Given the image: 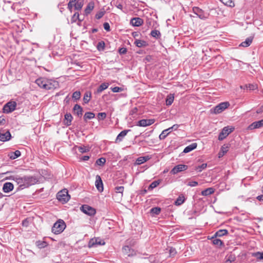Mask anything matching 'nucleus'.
Segmentation results:
<instances>
[{
    "label": "nucleus",
    "instance_id": "603ef678",
    "mask_svg": "<svg viewBox=\"0 0 263 263\" xmlns=\"http://www.w3.org/2000/svg\"><path fill=\"white\" fill-rule=\"evenodd\" d=\"M253 256L256 257L257 259L263 260V252H257L253 253Z\"/></svg>",
    "mask_w": 263,
    "mask_h": 263
},
{
    "label": "nucleus",
    "instance_id": "5701e85b",
    "mask_svg": "<svg viewBox=\"0 0 263 263\" xmlns=\"http://www.w3.org/2000/svg\"><path fill=\"white\" fill-rule=\"evenodd\" d=\"M95 4L93 2H89L84 10V14L88 15L94 8Z\"/></svg>",
    "mask_w": 263,
    "mask_h": 263
},
{
    "label": "nucleus",
    "instance_id": "ddd939ff",
    "mask_svg": "<svg viewBox=\"0 0 263 263\" xmlns=\"http://www.w3.org/2000/svg\"><path fill=\"white\" fill-rule=\"evenodd\" d=\"M11 137V135L9 130H0V141L3 142L9 141Z\"/></svg>",
    "mask_w": 263,
    "mask_h": 263
},
{
    "label": "nucleus",
    "instance_id": "c756f323",
    "mask_svg": "<svg viewBox=\"0 0 263 263\" xmlns=\"http://www.w3.org/2000/svg\"><path fill=\"white\" fill-rule=\"evenodd\" d=\"M84 0H77L74 4V9L81 10L84 5Z\"/></svg>",
    "mask_w": 263,
    "mask_h": 263
},
{
    "label": "nucleus",
    "instance_id": "e433bc0d",
    "mask_svg": "<svg viewBox=\"0 0 263 263\" xmlns=\"http://www.w3.org/2000/svg\"><path fill=\"white\" fill-rule=\"evenodd\" d=\"M150 35L156 39H159L161 36L160 32L156 29L152 30Z\"/></svg>",
    "mask_w": 263,
    "mask_h": 263
},
{
    "label": "nucleus",
    "instance_id": "dca6fc26",
    "mask_svg": "<svg viewBox=\"0 0 263 263\" xmlns=\"http://www.w3.org/2000/svg\"><path fill=\"white\" fill-rule=\"evenodd\" d=\"M95 185L99 192L103 191V183L101 177L97 175L96 177Z\"/></svg>",
    "mask_w": 263,
    "mask_h": 263
},
{
    "label": "nucleus",
    "instance_id": "7c9ffc66",
    "mask_svg": "<svg viewBox=\"0 0 263 263\" xmlns=\"http://www.w3.org/2000/svg\"><path fill=\"white\" fill-rule=\"evenodd\" d=\"M215 190L213 187H209L202 191L201 193V195L207 196L214 193Z\"/></svg>",
    "mask_w": 263,
    "mask_h": 263
},
{
    "label": "nucleus",
    "instance_id": "79ce46f5",
    "mask_svg": "<svg viewBox=\"0 0 263 263\" xmlns=\"http://www.w3.org/2000/svg\"><path fill=\"white\" fill-rule=\"evenodd\" d=\"M224 5L230 7H234V3L232 0H220Z\"/></svg>",
    "mask_w": 263,
    "mask_h": 263
},
{
    "label": "nucleus",
    "instance_id": "cd10ccee",
    "mask_svg": "<svg viewBox=\"0 0 263 263\" xmlns=\"http://www.w3.org/2000/svg\"><path fill=\"white\" fill-rule=\"evenodd\" d=\"M197 146V144L196 143H193L185 147V148L184 149L183 152L184 153H189V152H191L192 151L196 149Z\"/></svg>",
    "mask_w": 263,
    "mask_h": 263
},
{
    "label": "nucleus",
    "instance_id": "c9c22d12",
    "mask_svg": "<svg viewBox=\"0 0 263 263\" xmlns=\"http://www.w3.org/2000/svg\"><path fill=\"white\" fill-rule=\"evenodd\" d=\"M161 209L158 206L153 208L150 210V213L153 216H155L160 214Z\"/></svg>",
    "mask_w": 263,
    "mask_h": 263
},
{
    "label": "nucleus",
    "instance_id": "09e8293b",
    "mask_svg": "<svg viewBox=\"0 0 263 263\" xmlns=\"http://www.w3.org/2000/svg\"><path fill=\"white\" fill-rule=\"evenodd\" d=\"M106 162V159L104 157H101L99 159H98L96 162V164L102 166H103Z\"/></svg>",
    "mask_w": 263,
    "mask_h": 263
},
{
    "label": "nucleus",
    "instance_id": "5fc2aeb1",
    "mask_svg": "<svg viewBox=\"0 0 263 263\" xmlns=\"http://www.w3.org/2000/svg\"><path fill=\"white\" fill-rule=\"evenodd\" d=\"M97 117L98 121L103 120L106 118V114L104 112H99Z\"/></svg>",
    "mask_w": 263,
    "mask_h": 263
},
{
    "label": "nucleus",
    "instance_id": "9b49d317",
    "mask_svg": "<svg viewBox=\"0 0 263 263\" xmlns=\"http://www.w3.org/2000/svg\"><path fill=\"white\" fill-rule=\"evenodd\" d=\"M104 244L105 242L103 240H101L99 238H94L89 240L88 246L89 248H92L98 245H104Z\"/></svg>",
    "mask_w": 263,
    "mask_h": 263
},
{
    "label": "nucleus",
    "instance_id": "f03ea898",
    "mask_svg": "<svg viewBox=\"0 0 263 263\" xmlns=\"http://www.w3.org/2000/svg\"><path fill=\"white\" fill-rule=\"evenodd\" d=\"M66 227V226L64 220L59 219L54 223L52 227V232L55 234H59L64 230Z\"/></svg>",
    "mask_w": 263,
    "mask_h": 263
},
{
    "label": "nucleus",
    "instance_id": "13d9d810",
    "mask_svg": "<svg viewBox=\"0 0 263 263\" xmlns=\"http://www.w3.org/2000/svg\"><path fill=\"white\" fill-rule=\"evenodd\" d=\"M245 87L247 89H249V90H254L256 89L257 87L256 84H249L248 85H245Z\"/></svg>",
    "mask_w": 263,
    "mask_h": 263
},
{
    "label": "nucleus",
    "instance_id": "49530a36",
    "mask_svg": "<svg viewBox=\"0 0 263 263\" xmlns=\"http://www.w3.org/2000/svg\"><path fill=\"white\" fill-rule=\"evenodd\" d=\"M81 92L80 91H76L72 93V98L75 101H77L80 99Z\"/></svg>",
    "mask_w": 263,
    "mask_h": 263
},
{
    "label": "nucleus",
    "instance_id": "0e129e2a",
    "mask_svg": "<svg viewBox=\"0 0 263 263\" xmlns=\"http://www.w3.org/2000/svg\"><path fill=\"white\" fill-rule=\"evenodd\" d=\"M118 52L120 54H124L127 52L126 48L122 47L119 49Z\"/></svg>",
    "mask_w": 263,
    "mask_h": 263
},
{
    "label": "nucleus",
    "instance_id": "20e7f679",
    "mask_svg": "<svg viewBox=\"0 0 263 263\" xmlns=\"http://www.w3.org/2000/svg\"><path fill=\"white\" fill-rule=\"evenodd\" d=\"M235 129L233 126H225L224 127L221 132L219 133L218 136V140L220 141L223 140L225 139L230 134L233 132Z\"/></svg>",
    "mask_w": 263,
    "mask_h": 263
},
{
    "label": "nucleus",
    "instance_id": "39448f33",
    "mask_svg": "<svg viewBox=\"0 0 263 263\" xmlns=\"http://www.w3.org/2000/svg\"><path fill=\"white\" fill-rule=\"evenodd\" d=\"M229 106L230 103L228 102L220 103L213 108V112L215 114H220Z\"/></svg>",
    "mask_w": 263,
    "mask_h": 263
},
{
    "label": "nucleus",
    "instance_id": "f704fd0d",
    "mask_svg": "<svg viewBox=\"0 0 263 263\" xmlns=\"http://www.w3.org/2000/svg\"><path fill=\"white\" fill-rule=\"evenodd\" d=\"M108 86H109V84L108 83H102L98 88L96 93H101L102 91L107 89L108 88Z\"/></svg>",
    "mask_w": 263,
    "mask_h": 263
},
{
    "label": "nucleus",
    "instance_id": "f257e3e1",
    "mask_svg": "<svg viewBox=\"0 0 263 263\" xmlns=\"http://www.w3.org/2000/svg\"><path fill=\"white\" fill-rule=\"evenodd\" d=\"M10 179L15 181L17 184L20 185L17 191L28 187L38 182V180L35 177L31 176H24V177H20L18 175L12 176L10 177Z\"/></svg>",
    "mask_w": 263,
    "mask_h": 263
},
{
    "label": "nucleus",
    "instance_id": "423d86ee",
    "mask_svg": "<svg viewBox=\"0 0 263 263\" xmlns=\"http://www.w3.org/2000/svg\"><path fill=\"white\" fill-rule=\"evenodd\" d=\"M122 252L128 257H133L136 255V251L134 249L128 246L124 245L122 248Z\"/></svg>",
    "mask_w": 263,
    "mask_h": 263
},
{
    "label": "nucleus",
    "instance_id": "c85d7f7f",
    "mask_svg": "<svg viewBox=\"0 0 263 263\" xmlns=\"http://www.w3.org/2000/svg\"><path fill=\"white\" fill-rule=\"evenodd\" d=\"M253 36H250L249 37H247L245 41L244 42H242L240 44V46H242V47H248L252 43V41H253Z\"/></svg>",
    "mask_w": 263,
    "mask_h": 263
},
{
    "label": "nucleus",
    "instance_id": "473e14b6",
    "mask_svg": "<svg viewBox=\"0 0 263 263\" xmlns=\"http://www.w3.org/2000/svg\"><path fill=\"white\" fill-rule=\"evenodd\" d=\"M95 117V114L92 112H86L83 117L84 120L85 122H87L88 120L93 119Z\"/></svg>",
    "mask_w": 263,
    "mask_h": 263
},
{
    "label": "nucleus",
    "instance_id": "774afa93",
    "mask_svg": "<svg viewBox=\"0 0 263 263\" xmlns=\"http://www.w3.org/2000/svg\"><path fill=\"white\" fill-rule=\"evenodd\" d=\"M70 99L71 98L68 96H66V97L64 99V102L66 103V104H68L70 101Z\"/></svg>",
    "mask_w": 263,
    "mask_h": 263
},
{
    "label": "nucleus",
    "instance_id": "72a5a7b5",
    "mask_svg": "<svg viewBox=\"0 0 263 263\" xmlns=\"http://www.w3.org/2000/svg\"><path fill=\"white\" fill-rule=\"evenodd\" d=\"M91 97V93L90 91H87L85 92L84 97H83V101L84 104H87Z\"/></svg>",
    "mask_w": 263,
    "mask_h": 263
},
{
    "label": "nucleus",
    "instance_id": "4be33fe9",
    "mask_svg": "<svg viewBox=\"0 0 263 263\" xmlns=\"http://www.w3.org/2000/svg\"><path fill=\"white\" fill-rule=\"evenodd\" d=\"M263 126V119L254 122L249 127L251 129L259 128Z\"/></svg>",
    "mask_w": 263,
    "mask_h": 263
},
{
    "label": "nucleus",
    "instance_id": "e2e57ef3",
    "mask_svg": "<svg viewBox=\"0 0 263 263\" xmlns=\"http://www.w3.org/2000/svg\"><path fill=\"white\" fill-rule=\"evenodd\" d=\"M103 27H104V29L106 31L109 32L110 31V25L108 23H107V22L104 23L103 24Z\"/></svg>",
    "mask_w": 263,
    "mask_h": 263
},
{
    "label": "nucleus",
    "instance_id": "a18cd8bd",
    "mask_svg": "<svg viewBox=\"0 0 263 263\" xmlns=\"http://www.w3.org/2000/svg\"><path fill=\"white\" fill-rule=\"evenodd\" d=\"M105 43L103 41L99 42L97 45V48L99 51H104L105 49Z\"/></svg>",
    "mask_w": 263,
    "mask_h": 263
},
{
    "label": "nucleus",
    "instance_id": "052dcab7",
    "mask_svg": "<svg viewBox=\"0 0 263 263\" xmlns=\"http://www.w3.org/2000/svg\"><path fill=\"white\" fill-rule=\"evenodd\" d=\"M111 90L114 92H120V91H122L123 88H122L121 87L116 86L113 88H111Z\"/></svg>",
    "mask_w": 263,
    "mask_h": 263
},
{
    "label": "nucleus",
    "instance_id": "864d4df0",
    "mask_svg": "<svg viewBox=\"0 0 263 263\" xmlns=\"http://www.w3.org/2000/svg\"><path fill=\"white\" fill-rule=\"evenodd\" d=\"M124 189V187L123 186H116L115 188V191L117 193H121V196H122Z\"/></svg>",
    "mask_w": 263,
    "mask_h": 263
},
{
    "label": "nucleus",
    "instance_id": "f8f14e48",
    "mask_svg": "<svg viewBox=\"0 0 263 263\" xmlns=\"http://www.w3.org/2000/svg\"><path fill=\"white\" fill-rule=\"evenodd\" d=\"M188 168V166L184 164H178L174 166L170 172V173L173 175L177 174L183 171L186 170Z\"/></svg>",
    "mask_w": 263,
    "mask_h": 263
},
{
    "label": "nucleus",
    "instance_id": "bf43d9fd",
    "mask_svg": "<svg viewBox=\"0 0 263 263\" xmlns=\"http://www.w3.org/2000/svg\"><path fill=\"white\" fill-rule=\"evenodd\" d=\"M169 252L171 256H174L177 254V251L175 248L171 247L169 250Z\"/></svg>",
    "mask_w": 263,
    "mask_h": 263
},
{
    "label": "nucleus",
    "instance_id": "7ed1b4c3",
    "mask_svg": "<svg viewBox=\"0 0 263 263\" xmlns=\"http://www.w3.org/2000/svg\"><path fill=\"white\" fill-rule=\"evenodd\" d=\"M57 198L59 201L63 203L68 202L70 198L66 189H63L59 192L57 195Z\"/></svg>",
    "mask_w": 263,
    "mask_h": 263
},
{
    "label": "nucleus",
    "instance_id": "3c124183",
    "mask_svg": "<svg viewBox=\"0 0 263 263\" xmlns=\"http://www.w3.org/2000/svg\"><path fill=\"white\" fill-rule=\"evenodd\" d=\"M207 166L206 163H203L201 165L196 166L195 170L198 172H201L202 170H204Z\"/></svg>",
    "mask_w": 263,
    "mask_h": 263
},
{
    "label": "nucleus",
    "instance_id": "6e6552de",
    "mask_svg": "<svg viewBox=\"0 0 263 263\" xmlns=\"http://www.w3.org/2000/svg\"><path fill=\"white\" fill-rule=\"evenodd\" d=\"M80 209L82 212L89 216H93L96 213L94 208L87 204L82 205Z\"/></svg>",
    "mask_w": 263,
    "mask_h": 263
},
{
    "label": "nucleus",
    "instance_id": "bb28decb",
    "mask_svg": "<svg viewBox=\"0 0 263 263\" xmlns=\"http://www.w3.org/2000/svg\"><path fill=\"white\" fill-rule=\"evenodd\" d=\"M21 155V152L18 150H16L15 152H12L9 153L8 155V156L9 157L10 159L13 160L20 157Z\"/></svg>",
    "mask_w": 263,
    "mask_h": 263
},
{
    "label": "nucleus",
    "instance_id": "f3484780",
    "mask_svg": "<svg viewBox=\"0 0 263 263\" xmlns=\"http://www.w3.org/2000/svg\"><path fill=\"white\" fill-rule=\"evenodd\" d=\"M72 120L73 117L72 116L71 114L70 113L67 112L64 116L63 123L66 126H69L71 124Z\"/></svg>",
    "mask_w": 263,
    "mask_h": 263
},
{
    "label": "nucleus",
    "instance_id": "a211bd4d",
    "mask_svg": "<svg viewBox=\"0 0 263 263\" xmlns=\"http://www.w3.org/2000/svg\"><path fill=\"white\" fill-rule=\"evenodd\" d=\"M130 23L134 26L139 27L143 24L144 22L140 17H133L131 19Z\"/></svg>",
    "mask_w": 263,
    "mask_h": 263
},
{
    "label": "nucleus",
    "instance_id": "4d7b16f0",
    "mask_svg": "<svg viewBox=\"0 0 263 263\" xmlns=\"http://www.w3.org/2000/svg\"><path fill=\"white\" fill-rule=\"evenodd\" d=\"M105 12L104 11H100L98 12L95 15V18L97 20L100 19L103 16V15L105 14Z\"/></svg>",
    "mask_w": 263,
    "mask_h": 263
},
{
    "label": "nucleus",
    "instance_id": "a19ab883",
    "mask_svg": "<svg viewBox=\"0 0 263 263\" xmlns=\"http://www.w3.org/2000/svg\"><path fill=\"white\" fill-rule=\"evenodd\" d=\"M83 19H81L80 18L79 13L78 12H76L72 16L71 18V23H73L76 22L77 20H78L79 22H82Z\"/></svg>",
    "mask_w": 263,
    "mask_h": 263
},
{
    "label": "nucleus",
    "instance_id": "1a4fd4ad",
    "mask_svg": "<svg viewBox=\"0 0 263 263\" xmlns=\"http://www.w3.org/2000/svg\"><path fill=\"white\" fill-rule=\"evenodd\" d=\"M193 11L201 19H206L209 15L208 13L205 12L203 10L198 7H194L193 8Z\"/></svg>",
    "mask_w": 263,
    "mask_h": 263
},
{
    "label": "nucleus",
    "instance_id": "b1692460",
    "mask_svg": "<svg viewBox=\"0 0 263 263\" xmlns=\"http://www.w3.org/2000/svg\"><path fill=\"white\" fill-rule=\"evenodd\" d=\"M134 44L136 46L139 48L145 47L148 45V44L146 41L138 39H136Z\"/></svg>",
    "mask_w": 263,
    "mask_h": 263
},
{
    "label": "nucleus",
    "instance_id": "338daca9",
    "mask_svg": "<svg viewBox=\"0 0 263 263\" xmlns=\"http://www.w3.org/2000/svg\"><path fill=\"white\" fill-rule=\"evenodd\" d=\"M6 123V120L4 118L0 117V124L4 125Z\"/></svg>",
    "mask_w": 263,
    "mask_h": 263
},
{
    "label": "nucleus",
    "instance_id": "aec40b11",
    "mask_svg": "<svg viewBox=\"0 0 263 263\" xmlns=\"http://www.w3.org/2000/svg\"><path fill=\"white\" fill-rule=\"evenodd\" d=\"M130 131V129H126L124 130L121 132L117 136L115 142H120L122 141L124 138V137L127 135V134Z\"/></svg>",
    "mask_w": 263,
    "mask_h": 263
},
{
    "label": "nucleus",
    "instance_id": "8fccbe9b",
    "mask_svg": "<svg viewBox=\"0 0 263 263\" xmlns=\"http://www.w3.org/2000/svg\"><path fill=\"white\" fill-rule=\"evenodd\" d=\"M211 239H212V242L215 245H218V246H222L223 245V242L222 240H221L219 239H217V237H214V238H211Z\"/></svg>",
    "mask_w": 263,
    "mask_h": 263
},
{
    "label": "nucleus",
    "instance_id": "4468645a",
    "mask_svg": "<svg viewBox=\"0 0 263 263\" xmlns=\"http://www.w3.org/2000/svg\"><path fill=\"white\" fill-rule=\"evenodd\" d=\"M155 121V119H142L138 122L137 125L141 127H146L151 125Z\"/></svg>",
    "mask_w": 263,
    "mask_h": 263
},
{
    "label": "nucleus",
    "instance_id": "37998d69",
    "mask_svg": "<svg viewBox=\"0 0 263 263\" xmlns=\"http://www.w3.org/2000/svg\"><path fill=\"white\" fill-rule=\"evenodd\" d=\"M185 201V198L183 196H179L176 200L175 201V204L176 205H181Z\"/></svg>",
    "mask_w": 263,
    "mask_h": 263
},
{
    "label": "nucleus",
    "instance_id": "6e6d98bb",
    "mask_svg": "<svg viewBox=\"0 0 263 263\" xmlns=\"http://www.w3.org/2000/svg\"><path fill=\"white\" fill-rule=\"evenodd\" d=\"M78 150L80 153H84L88 152L89 151V147H86L84 146H79L78 147Z\"/></svg>",
    "mask_w": 263,
    "mask_h": 263
},
{
    "label": "nucleus",
    "instance_id": "69168bd1",
    "mask_svg": "<svg viewBox=\"0 0 263 263\" xmlns=\"http://www.w3.org/2000/svg\"><path fill=\"white\" fill-rule=\"evenodd\" d=\"M73 7H74V4L68 3L67 4L68 9L71 12Z\"/></svg>",
    "mask_w": 263,
    "mask_h": 263
},
{
    "label": "nucleus",
    "instance_id": "680f3d73",
    "mask_svg": "<svg viewBox=\"0 0 263 263\" xmlns=\"http://www.w3.org/2000/svg\"><path fill=\"white\" fill-rule=\"evenodd\" d=\"M198 184V183L197 181H189L187 183V185L188 186H191V187H194V186H197V185Z\"/></svg>",
    "mask_w": 263,
    "mask_h": 263
},
{
    "label": "nucleus",
    "instance_id": "2f4dec72",
    "mask_svg": "<svg viewBox=\"0 0 263 263\" xmlns=\"http://www.w3.org/2000/svg\"><path fill=\"white\" fill-rule=\"evenodd\" d=\"M36 84L41 88H44L45 83H46V79L40 78L36 80Z\"/></svg>",
    "mask_w": 263,
    "mask_h": 263
},
{
    "label": "nucleus",
    "instance_id": "ea45409f",
    "mask_svg": "<svg viewBox=\"0 0 263 263\" xmlns=\"http://www.w3.org/2000/svg\"><path fill=\"white\" fill-rule=\"evenodd\" d=\"M54 84L50 82L49 80L46 79V83H45V85L44 86V88L46 90H50L53 89L55 88Z\"/></svg>",
    "mask_w": 263,
    "mask_h": 263
},
{
    "label": "nucleus",
    "instance_id": "4c0bfd02",
    "mask_svg": "<svg viewBox=\"0 0 263 263\" xmlns=\"http://www.w3.org/2000/svg\"><path fill=\"white\" fill-rule=\"evenodd\" d=\"M136 241L133 238L128 239L125 242V245L128 246V247H130L133 248L136 245Z\"/></svg>",
    "mask_w": 263,
    "mask_h": 263
},
{
    "label": "nucleus",
    "instance_id": "6ab92c4d",
    "mask_svg": "<svg viewBox=\"0 0 263 263\" xmlns=\"http://www.w3.org/2000/svg\"><path fill=\"white\" fill-rule=\"evenodd\" d=\"M14 189V185L11 182H6L3 186V191L4 193H8L12 191Z\"/></svg>",
    "mask_w": 263,
    "mask_h": 263
},
{
    "label": "nucleus",
    "instance_id": "412c9836",
    "mask_svg": "<svg viewBox=\"0 0 263 263\" xmlns=\"http://www.w3.org/2000/svg\"><path fill=\"white\" fill-rule=\"evenodd\" d=\"M230 144H223L218 153V157L221 158L223 157L225 154L227 153V152L229 151V149L230 148Z\"/></svg>",
    "mask_w": 263,
    "mask_h": 263
},
{
    "label": "nucleus",
    "instance_id": "9d476101",
    "mask_svg": "<svg viewBox=\"0 0 263 263\" xmlns=\"http://www.w3.org/2000/svg\"><path fill=\"white\" fill-rule=\"evenodd\" d=\"M179 125L174 124L172 127L163 130L161 134L159 135V138L160 140H164L173 130H175L177 129Z\"/></svg>",
    "mask_w": 263,
    "mask_h": 263
},
{
    "label": "nucleus",
    "instance_id": "a878e982",
    "mask_svg": "<svg viewBox=\"0 0 263 263\" xmlns=\"http://www.w3.org/2000/svg\"><path fill=\"white\" fill-rule=\"evenodd\" d=\"M228 231L226 229H221L217 231L214 234L213 236H212V238L214 237L216 238L217 237H222L223 236L226 235L228 234Z\"/></svg>",
    "mask_w": 263,
    "mask_h": 263
},
{
    "label": "nucleus",
    "instance_id": "58836bf2",
    "mask_svg": "<svg viewBox=\"0 0 263 263\" xmlns=\"http://www.w3.org/2000/svg\"><path fill=\"white\" fill-rule=\"evenodd\" d=\"M174 100V96L173 94H170L167 96L166 99V105L167 106H170L172 105Z\"/></svg>",
    "mask_w": 263,
    "mask_h": 263
},
{
    "label": "nucleus",
    "instance_id": "2eb2a0df",
    "mask_svg": "<svg viewBox=\"0 0 263 263\" xmlns=\"http://www.w3.org/2000/svg\"><path fill=\"white\" fill-rule=\"evenodd\" d=\"M73 114L76 115L78 118H81L83 115V108L79 104H76L73 108Z\"/></svg>",
    "mask_w": 263,
    "mask_h": 263
},
{
    "label": "nucleus",
    "instance_id": "0eeeda50",
    "mask_svg": "<svg viewBox=\"0 0 263 263\" xmlns=\"http://www.w3.org/2000/svg\"><path fill=\"white\" fill-rule=\"evenodd\" d=\"M16 107V103L14 101L7 103L3 107V112L8 114L14 111Z\"/></svg>",
    "mask_w": 263,
    "mask_h": 263
},
{
    "label": "nucleus",
    "instance_id": "393cba45",
    "mask_svg": "<svg viewBox=\"0 0 263 263\" xmlns=\"http://www.w3.org/2000/svg\"><path fill=\"white\" fill-rule=\"evenodd\" d=\"M151 159V157L149 156L140 157L136 160V163L138 165H140L146 162Z\"/></svg>",
    "mask_w": 263,
    "mask_h": 263
},
{
    "label": "nucleus",
    "instance_id": "de8ad7c7",
    "mask_svg": "<svg viewBox=\"0 0 263 263\" xmlns=\"http://www.w3.org/2000/svg\"><path fill=\"white\" fill-rule=\"evenodd\" d=\"M160 183V181L159 180L154 181L148 186V190L151 191L153 190L154 188L156 187Z\"/></svg>",
    "mask_w": 263,
    "mask_h": 263
},
{
    "label": "nucleus",
    "instance_id": "c03bdc74",
    "mask_svg": "<svg viewBox=\"0 0 263 263\" xmlns=\"http://www.w3.org/2000/svg\"><path fill=\"white\" fill-rule=\"evenodd\" d=\"M47 245L48 244H47V242L44 241L39 240L36 242V246L40 249H42V248H45L47 246Z\"/></svg>",
    "mask_w": 263,
    "mask_h": 263
}]
</instances>
